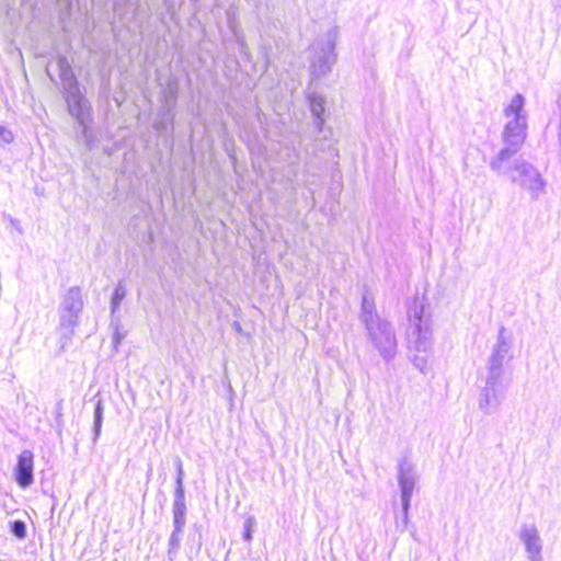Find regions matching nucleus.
Instances as JSON below:
<instances>
[{"label":"nucleus","mask_w":561,"mask_h":561,"mask_svg":"<svg viewBox=\"0 0 561 561\" xmlns=\"http://www.w3.org/2000/svg\"><path fill=\"white\" fill-rule=\"evenodd\" d=\"M187 512V505L172 504V531L168 539L167 551V558L169 561H175L180 553L181 542L186 526Z\"/></svg>","instance_id":"9d476101"},{"label":"nucleus","mask_w":561,"mask_h":561,"mask_svg":"<svg viewBox=\"0 0 561 561\" xmlns=\"http://www.w3.org/2000/svg\"><path fill=\"white\" fill-rule=\"evenodd\" d=\"M82 313H76V312H69V311H62L58 310V317L60 325H67V327H79L80 324V318Z\"/></svg>","instance_id":"5701e85b"},{"label":"nucleus","mask_w":561,"mask_h":561,"mask_svg":"<svg viewBox=\"0 0 561 561\" xmlns=\"http://www.w3.org/2000/svg\"><path fill=\"white\" fill-rule=\"evenodd\" d=\"M46 73H47L50 82L54 83L55 85H57L58 81H57L56 77L49 71L48 67L46 68Z\"/></svg>","instance_id":"2f4dec72"},{"label":"nucleus","mask_w":561,"mask_h":561,"mask_svg":"<svg viewBox=\"0 0 561 561\" xmlns=\"http://www.w3.org/2000/svg\"><path fill=\"white\" fill-rule=\"evenodd\" d=\"M404 308L411 336L409 348L417 353H432L433 319L427 297L416 293L404 300Z\"/></svg>","instance_id":"20e7f679"},{"label":"nucleus","mask_w":561,"mask_h":561,"mask_svg":"<svg viewBox=\"0 0 561 561\" xmlns=\"http://www.w3.org/2000/svg\"><path fill=\"white\" fill-rule=\"evenodd\" d=\"M508 176L513 183L531 192L536 197L545 191L547 185L538 169L522 158L515 159L512 162V170Z\"/></svg>","instance_id":"1a4fd4ad"},{"label":"nucleus","mask_w":561,"mask_h":561,"mask_svg":"<svg viewBox=\"0 0 561 561\" xmlns=\"http://www.w3.org/2000/svg\"><path fill=\"white\" fill-rule=\"evenodd\" d=\"M193 530H194V534H193V535H199V534H203V525L195 523V524L193 525Z\"/></svg>","instance_id":"7c9ffc66"},{"label":"nucleus","mask_w":561,"mask_h":561,"mask_svg":"<svg viewBox=\"0 0 561 561\" xmlns=\"http://www.w3.org/2000/svg\"><path fill=\"white\" fill-rule=\"evenodd\" d=\"M228 27L233 37H237L238 33H243L239 21L237 20L234 14H228Z\"/></svg>","instance_id":"bb28decb"},{"label":"nucleus","mask_w":561,"mask_h":561,"mask_svg":"<svg viewBox=\"0 0 561 561\" xmlns=\"http://www.w3.org/2000/svg\"><path fill=\"white\" fill-rule=\"evenodd\" d=\"M397 481L400 495V511L396 514V529L404 533L410 525V511L413 493L417 485L415 466L408 457H402L397 463Z\"/></svg>","instance_id":"0eeeda50"},{"label":"nucleus","mask_w":561,"mask_h":561,"mask_svg":"<svg viewBox=\"0 0 561 561\" xmlns=\"http://www.w3.org/2000/svg\"><path fill=\"white\" fill-rule=\"evenodd\" d=\"M226 545V540L225 539H221L220 540V546H225Z\"/></svg>","instance_id":"f704fd0d"},{"label":"nucleus","mask_w":561,"mask_h":561,"mask_svg":"<svg viewBox=\"0 0 561 561\" xmlns=\"http://www.w3.org/2000/svg\"><path fill=\"white\" fill-rule=\"evenodd\" d=\"M34 458V453L31 449H23L16 456L12 478L21 489H28L35 482Z\"/></svg>","instance_id":"9b49d317"},{"label":"nucleus","mask_w":561,"mask_h":561,"mask_svg":"<svg viewBox=\"0 0 561 561\" xmlns=\"http://www.w3.org/2000/svg\"><path fill=\"white\" fill-rule=\"evenodd\" d=\"M173 465L175 469L174 477V490H173V502L172 504L179 505H187L186 504V490H185V471L183 467V461L180 456H175L173 459Z\"/></svg>","instance_id":"dca6fc26"},{"label":"nucleus","mask_w":561,"mask_h":561,"mask_svg":"<svg viewBox=\"0 0 561 561\" xmlns=\"http://www.w3.org/2000/svg\"><path fill=\"white\" fill-rule=\"evenodd\" d=\"M526 98L523 93L516 92L510 103L504 107V116L512 118H520L527 121V112L525 110Z\"/></svg>","instance_id":"a211bd4d"},{"label":"nucleus","mask_w":561,"mask_h":561,"mask_svg":"<svg viewBox=\"0 0 561 561\" xmlns=\"http://www.w3.org/2000/svg\"><path fill=\"white\" fill-rule=\"evenodd\" d=\"M160 494H161V496L163 497V501H165V500H167V496H165L162 492H160Z\"/></svg>","instance_id":"c9c22d12"},{"label":"nucleus","mask_w":561,"mask_h":561,"mask_svg":"<svg viewBox=\"0 0 561 561\" xmlns=\"http://www.w3.org/2000/svg\"><path fill=\"white\" fill-rule=\"evenodd\" d=\"M84 308V300L82 288L80 286L69 287L65 294L60 296V304L58 310L82 313Z\"/></svg>","instance_id":"4468645a"},{"label":"nucleus","mask_w":561,"mask_h":561,"mask_svg":"<svg viewBox=\"0 0 561 561\" xmlns=\"http://www.w3.org/2000/svg\"><path fill=\"white\" fill-rule=\"evenodd\" d=\"M14 140L12 131L3 125H0V146L9 145Z\"/></svg>","instance_id":"cd10ccee"},{"label":"nucleus","mask_w":561,"mask_h":561,"mask_svg":"<svg viewBox=\"0 0 561 561\" xmlns=\"http://www.w3.org/2000/svg\"><path fill=\"white\" fill-rule=\"evenodd\" d=\"M238 51L244 61H251V53L248 47L244 33H238L237 37H233Z\"/></svg>","instance_id":"393cba45"},{"label":"nucleus","mask_w":561,"mask_h":561,"mask_svg":"<svg viewBox=\"0 0 561 561\" xmlns=\"http://www.w3.org/2000/svg\"><path fill=\"white\" fill-rule=\"evenodd\" d=\"M232 329L236 333L238 334H243V329H242V325L239 321H233L232 322Z\"/></svg>","instance_id":"c756f323"},{"label":"nucleus","mask_w":561,"mask_h":561,"mask_svg":"<svg viewBox=\"0 0 561 561\" xmlns=\"http://www.w3.org/2000/svg\"><path fill=\"white\" fill-rule=\"evenodd\" d=\"M50 497L53 500V504H51V513H54L56 506H57V497L55 496L54 493L50 494Z\"/></svg>","instance_id":"72a5a7b5"},{"label":"nucleus","mask_w":561,"mask_h":561,"mask_svg":"<svg viewBox=\"0 0 561 561\" xmlns=\"http://www.w3.org/2000/svg\"><path fill=\"white\" fill-rule=\"evenodd\" d=\"M57 66L61 83V95L66 103L68 114L78 126L77 135L83 140L88 150H92L98 141L93 106L87 98V89L76 76L68 58L58 55Z\"/></svg>","instance_id":"f257e3e1"},{"label":"nucleus","mask_w":561,"mask_h":561,"mask_svg":"<svg viewBox=\"0 0 561 561\" xmlns=\"http://www.w3.org/2000/svg\"><path fill=\"white\" fill-rule=\"evenodd\" d=\"M519 539L525 547L528 561L543 560L542 541L535 524H523L519 530Z\"/></svg>","instance_id":"f8f14e48"},{"label":"nucleus","mask_w":561,"mask_h":561,"mask_svg":"<svg viewBox=\"0 0 561 561\" xmlns=\"http://www.w3.org/2000/svg\"><path fill=\"white\" fill-rule=\"evenodd\" d=\"M337 38L339 28L334 26L325 33L324 38L316 39L309 47L307 83L321 85L320 81L332 72L337 62Z\"/></svg>","instance_id":"423d86ee"},{"label":"nucleus","mask_w":561,"mask_h":561,"mask_svg":"<svg viewBox=\"0 0 561 561\" xmlns=\"http://www.w3.org/2000/svg\"><path fill=\"white\" fill-rule=\"evenodd\" d=\"M190 549L191 551L195 550V554L197 556L203 547V534L199 535H192L190 537Z\"/></svg>","instance_id":"c85d7f7f"},{"label":"nucleus","mask_w":561,"mask_h":561,"mask_svg":"<svg viewBox=\"0 0 561 561\" xmlns=\"http://www.w3.org/2000/svg\"><path fill=\"white\" fill-rule=\"evenodd\" d=\"M9 531L12 536L24 539L27 536L26 523L22 519H13L9 522Z\"/></svg>","instance_id":"b1692460"},{"label":"nucleus","mask_w":561,"mask_h":561,"mask_svg":"<svg viewBox=\"0 0 561 561\" xmlns=\"http://www.w3.org/2000/svg\"><path fill=\"white\" fill-rule=\"evenodd\" d=\"M110 328L112 329V345L115 351H118L119 345L126 336L121 316L111 317Z\"/></svg>","instance_id":"aec40b11"},{"label":"nucleus","mask_w":561,"mask_h":561,"mask_svg":"<svg viewBox=\"0 0 561 561\" xmlns=\"http://www.w3.org/2000/svg\"><path fill=\"white\" fill-rule=\"evenodd\" d=\"M358 319L373 348L386 364L391 363L399 352L396 328L391 321L380 316L375 297L368 288L360 295Z\"/></svg>","instance_id":"f03ea898"},{"label":"nucleus","mask_w":561,"mask_h":561,"mask_svg":"<svg viewBox=\"0 0 561 561\" xmlns=\"http://www.w3.org/2000/svg\"><path fill=\"white\" fill-rule=\"evenodd\" d=\"M178 99L179 84L175 79H171L167 87L161 90V105L157 112V117L152 123L153 129L160 136L171 140V146H173V137L175 133L174 124L176 118Z\"/></svg>","instance_id":"6e6552de"},{"label":"nucleus","mask_w":561,"mask_h":561,"mask_svg":"<svg viewBox=\"0 0 561 561\" xmlns=\"http://www.w3.org/2000/svg\"><path fill=\"white\" fill-rule=\"evenodd\" d=\"M8 217H9V221H10V224H11L15 229H18V226H19L20 221H19L18 219L13 218L12 216H8Z\"/></svg>","instance_id":"473e14b6"},{"label":"nucleus","mask_w":561,"mask_h":561,"mask_svg":"<svg viewBox=\"0 0 561 561\" xmlns=\"http://www.w3.org/2000/svg\"><path fill=\"white\" fill-rule=\"evenodd\" d=\"M513 357V335L504 325H500L496 342L486 362L485 386L481 389L479 399V407L486 414L500 403V396L504 390V363Z\"/></svg>","instance_id":"7ed1b4c3"},{"label":"nucleus","mask_w":561,"mask_h":561,"mask_svg":"<svg viewBox=\"0 0 561 561\" xmlns=\"http://www.w3.org/2000/svg\"><path fill=\"white\" fill-rule=\"evenodd\" d=\"M77 328L78 327H67L58 324L60 352H65L67 347L72 344V339L75 336Z\"/></svg>","instance_id":"412c9836"},{"label":"nucleus","mask_w":561,"mask_h":561,"mask_svg":"<svg viewBox=\"0 0 561 561\" xmlns=\"http://www.w3.org/2000/svg\"><path fill=\"white\" fill-rule=\"evenodd\" d=\"M304 95L311 116L312 136L317 149L324 152L325 149L332 158H339V149L331 144L332 127L327 125L328 101L321 91V85L307 83Z\"/></svg>","instance_id":"39448f33"},{"label":"nucleus","mask_w":561,"mask_h":561,"mask_svg":"<svg viewBox=\"0 0 561 561\" xmlns=\"http://www.w3.org/2000/svg\"><path fill=\"white\" fill-rule=\"evenodd\" d=\"M527 130L526 119L512 118L503 127L502 140L505 145L520 150L527 139Z\"/></svg>","instance_id":"ddd939ff"},{"label":"nucleus","mask_w":561,"mask_h":561,"mask_svg":"<svg viewBox=\"0 0 561 561\" xmlns=\"http://www.w3.org/2000/svg\"><path fill=\"white\" fill-rule=\"evenodd\" d=\"M410 362L421 374L427 375L431 370L428 353H417L410 357Z\"/></svg>","instance_id":"4be33fe9"},{"label":"nucleus","mask_w":561,"mask_h":561,"mask_svg":"<svg viewBox=\"0 0 561 561\" xmlns=\"http://www.w3.org/2000/svg\"><path fill=\"white\" fill-rule=\"evenodd\" d=\"M127 296V288L124 279H119L112 291L110 298V312L111 317L119 316L122 302Z\"/></svg>","instance_id":"6ab92c4d"},{"label":"nucleus","mask_w":561,"mask_h":561,"mask_svg":"<svg viewBox=\"0 0 561 561\" xmlns=\"http://www.w3.org/2000/svg\"><path fill=\"white\" fill-rule=\"evenodd\" d=\"M518 152V149L504 144V146L499 150V152L490 160V169L496 172L497 174L508 175V173L512 170L511 160Z\"/></svg>","instance_id":"2eb2a0df"},{"label":"nucleus","mask_w":561,"mask_h":561,"mask_svg":"<svg viewBox=\"0 0 561 561\" xmlns=\"http://www.w3.org/2000/svg\"><path fill=\"white\" fill-rule=\"evenodd\" d=\"M255 527V518L249 516L243 523L242 539L245 542H250L253 539V533Z\"/></svg>","instance_id":"a878e982"},{"label":"nucleus","mask_w":561,"mask_h":561,"mask_svg":"<svg viewBox=\"0 0 561 561\" xmlns=\"http://www.w3.org/2000/svg\"><path fill=\"white\" fill-rule=\"evenodd\" d=\"M93 423H92V444L95 445L102 434V426L104 422V400L99 394L93 397Z\"/></svg>","instance_id":"f3484780"}]
</instances>
